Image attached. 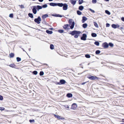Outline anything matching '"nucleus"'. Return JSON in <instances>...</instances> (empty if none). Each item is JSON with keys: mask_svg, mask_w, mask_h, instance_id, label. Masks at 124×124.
Masks as SVG:
<instances>
[{"mask_svg": "<svg viewBox=\"0 0 124 124\" xmlns=\"http://www.w3.org/2000/svg\"><path fill=\"white\" fill-rule=\"evenodd\" d=\"M87 78L92 80H94L96 79L98 80L99 79V78L95 76H93L91 75H89L87 76Z\"/></svg>", "mask_w": 124, "mask_h": 124, "instance_id": "obj_1", "label": "nucleus"}, {"mask_svg": "<svg viewBox=\"0 0 124 124\" xmlns=\"http://www.w3.org/2000/svg\"><path fill=\"white\" fill-rule=\"evenodd\" d=\"M80 33L81 32L80 31H74L71 32H69L68 33L72 35H74L75 34L79 35Z\"/></svg>", "mask_w": 124, "mask_h": 124, "instance_id": "obj_2", "label": "nucleus"}, {"mask_svg": "<svg viewBox=\"0 0 124 124\" xmlns=\"http://www.w3.org/2000/svg\"><path fill=\"white\" fill-rule=\"evenodd\" d=\"M69 23L70 25L71 24V25L70 26V28L71 29H73L75 25V22H72V20L70 19L69 21Z\"/></svg>", "mask_w": 124, "mask_h": 124, "instance_id": "obj_3", "label": "nucleus"}, {"mask_svg": "<svg viewBox=\"0 0 124 124\" xmlns=\"http://www.w3.org/2000/svg\"><path fill=\"white\" fill-rule=\"evenodd\" d=\"M41 21V19L39 16L37 18H36L34 19L35 22L38 24L40 23V22Z\"/></svg>", "mask_w": 124, "mask_h": 124, "instance_id": "obj_4", "label": "nucleus"}, {"mask_svg": "<svg viewBox=\"0 0 124 124\" xmlns=\"http://www.w3.org/2000/svg\"><path fill=\"white\" fill-rule=\"evenodd\" d=\"M87 37V35L86 34H83L82 35V36L81 37V39L82 40H85L86 39V38Z\"/></svg>", "mask_w": 124, "mask_h": 124, "instance_id": "obj_5", "label": "nucleus"}, {"mask_svg": "<svg viewBox=\"0 0 124 124\" xmlns=\"http://www.w3.org/2000/svg\"><path fill=\"white\" fill-rule=\"evenodd\" d=\"M70 26L69 24H66L64 25L63 28L66 30H69L70 29Z\"/></svg>", "mask_w": 124, "mask_h": 124, "instance_id": "obj_6", "label": "nucleus"}, {"mask_svg": "<svg viewBox=\"0 0 124 124\" xmlns=\"http://www.w3.org/2000/svg\"><path fill=\"white\" fill-rule=\"evenodd\" d=\"M63 9L64 10H66L67 9L68 5L67 4L65 3L63 4Z\"/></svg>", "mask_w": 124, "mask_h": 124, "instance_id": "obj_7", "label": "nucleus"}, {"mask_svg": "<svg viewBox=\"0 0 124 124\" xmlns=\"http://www.w3.org/2000/svg\"><path fill=\"white\" fill-rule=\"evenodd\" d=\"M112 27L113 28L116 29L119 28V25L118 24H113L112 25Z\"/></svg>", "mask_w": 124, "mask_h": 124, "instance_id": "obj_8", "label": "nucleus"}, {"mask_svg": "<svg viewBox=\"0 0 124 124\" xmlns=\"http://www.w3.org/2000/svg\"><path fill=\"white\" fill-rule=\"evenodd\" d=\"M66 83V81L64 80H61L60 81V82L58 83V84L59 85L64 84Z\"/></svg>", "mask_w": 124, "mask_h": 124, "instance_id": "obj_9", "label": "nucleus"}, {"mask_svg": "<svg viewBox=\"0 0 124 124\" xmlns=\"http://www.w3.org/2000/svg\"><path fill=\"white\" fill-rule=\"evenodd\" d=\"M55 117L58 119H64V118L59 116H57L55 115H54Z\"/></svg>", "mask_w": 124, "mask_h": 124, "instance_id": "obj_10", "label": "nucleus"}, {"mask_svg": "<svg viewBox=\"0 0 124 124\" xmlns=\"http://www.w3.org/2000/svg\"><path fill=\"white\" fill-rule=\"evenodd\" d=\"M33 7V8L32 10L34 14H36L37 13V10L36 9V6H34Z\"/></svg>", "mask_w": 124, "mask_h": 124, "instance_id": "obj_11", "label": "nucleus"}, {"mask_svg": "<svg viewBox=\"0 0 124 124\" xmlns=\"http://www.w3.org/2000/svg\"><path fill=\"white\" fill-rule=\"evenodd\" d=\"M102 45L103 46V47L104 48H107L108 47V44L106 42H105V43H103V44Z\"/></svg>", "mask_w": 124, "mask_h": 124, "instance_id": "obj_12", "label": "nucleus"}, {"mask_svg": "<svg viewBox=\"0 0 124 124\" xmlns=\"http://www.w3.org/2000/svg\"><path fill=\"white\" fill-rule=\"evenodd\" d=\"M77 107V105L75 103L73 104L72 105V109H75Z\"/></svg>", "mask_w": 124, "mask_h": 124, "instance_id": "obj_13", "label": "nucleus"}, {"mask_svg": "<svg viewBox=\"0 0 124 124\" xmlns=\"http://www.w3.org/2000/svg\"><path fill=\"white\" fill-rule=\"evenodd\" d=\"M87 19V18L85 16H83L82 17V22L84 23L85 21H86Z\"/></svg>", "mask_w": 124, "mask_h": 124, "instance_id": "obj_14", "label": "nucleus"}, {"mask_svg": "<svg viewBox=\"0 0 124 124\" xmlns=\"http://www.w3.org/2000/svg\"><path fill=\"white\" fill-rule=\"evenodd\" d=\"M49 4L50 6H57V3H50Z\"/></svg>", "mask_w": 124, "mask_h": 124, "instance_id": "obj_15", "label": "nucleus"}, {"mask_svg": "<svg viewBox=\"0 0 124 124\" xmlns=\"http://www.w3.org/2000/svg\"><path fill=\"white\" fill-rule=\"evenodd\" d=\"M52 15L53 16H54L56 17H63V15H61L59 14H56L55 15H54L52 14Z\"/></svg>", "mask_w": 124, "mask_h": 124, "instance_id": "obj_16", "label": "nucleus"}, {"mask_svg": "<svg viewBox=\"0 0 124 124\" xmlns=\"http://www.w3.org/2000/svg\"><path fill=\"white\" fill-rule=\"evenodd\" d=\"M70 1L71 4L74 5L75 4L76 2V0H71Z\"/></svg>", "mask_w": 124, "mask_h": 124, "instance_id": "obj_17", "label": "nucleus"}, {"mask_svg": "<svg viewBox=\"0 0 124 124\" xmlns=\"http://www.w3.org/2000/svg\"><path fill=\"white\" fill-rule=\"evenodd\" d=\"M48 15L47 14H46L42 16V19H45L47 17H48Z\"/></svg>", "mask_w": 124, "mask_h": 124, "instance_id": "obj_18", "label": "nucleus"}, {"mask_svg": "<svg viewBox=\"0 0 124 124\" xmlns=\"http://www.w3.org/2000/svg\"><path fill=\"white\" fill-rule=\"evenodd\" d=\"M63 5V4L62 3H57V6H58L60 7H62Z\"/></svg>", "mask_w": 124, "mask_h": 124, "instance_id": "obj_19", "label": "nucleus"}, {"mask_svg": "<svg viewBox=\"0 0 124 124\" xmlns=\"http://www.w3.org/2000/svg\"><path fill=\"white\" fill-rule=\"evenodd\" d=\"M84 8L83 6H81L79 7L78 9L79 10L82 11L84 9Z\"/></svg>", "mask_w": 124, "mask_h": 124, "instance_id": "obj_20", "label": "nucleus"}, {"mask_svg": "<svg viewBox=\"0 0 124 124\" xmlns=\"http://www.w3.org/2000/svg\"><path fill=\"white\" fill-rule=\"evenodd\" d=\"M67 96L68 97H70L72 96V95L71 93H68L67 94Z\"/></svg>", "mask_w": 124, "mask_h": 124, "instance_id": "obj_21", "label": "nucleus"}, {"mask_svg": "<svg viewBox=\"0 0 124 124\" xmlns=\"http://www.w3.org/2000/svg\"><path fill=\"white\" fill-rule=\"evenodd\" d=\"M46 32L48 34H52L53 33V31H49L47 30L46 31Z\"/></svg>", "mask_w": 124, "mask_h": 124, "instance_id": "obj_22", "label": "nucleus"}, {"mask_svg": "<svg viewBox=\"0 0 124 124\" xmlns=\"http://www.w3.org/2000/svg\"><path fill=\"white\" fill-rule=\"evenodd\" d=\"M92 36L93 37H96L97 36L96 34L95 33H92L91 34Z\"/></svg>", "mask_w": 124, "mask_h": 124, "instance_id": "obj_23", "label": "nucleus"}, {"mask_svg": "<svg viewBox=\"0 0 124 124\" xmlns=\"http://www.w3.org/2000/svg\"><path fill=\"white\" fill-rule=\"evenodd\" d=\"M28 15L31 18H33V16L32 14L29 13Z\"/></svg>", "mask_w": 124, "mask_h": 124, "instance_id": "obj_24", "label": "nucleus"}, {"mask_svg": "<svg viewBox=\"0 0 124 124\" xmlns=\"http://www.w3.org/2000/svg\"><path fill=\"white\" fill-rule=\"evenodd\" d=\"M87 23H84V24H83V27L84 28H86V27H87Z\"/></svg>", "mask_w": 124, "mask_h": 124, "instance_id": "obj_25", "label": "nucleus"}, {"mask_svg": "<svg viewBox=\"0 0 124 124\" xmlns=\"http://www.w3.org/2000/svg\"><path fill=\"white\" fill-rule=\"evenodd\" d=\"M36 7H37V8L38 10H39V9H42V6L39 5L37 6Z\"/></svg>", "mask_w": 124, "mask_h": 124, "instance_id": "obj_26", "label": "nucleus"}, {"mask_svg": "<svg viewBox=\"0 0 124 124\" xmlns=\"http://www.w3.org/2000/svg\"><path fill=\"white\" fill-rule=\"evenodd\" d=\"M9 66L12 68H14L15 66V65L14 64H11L9 65Z\"/></svg>", "mask_w": 124, "mask_h": 124, "instance_id": "obj_27", "label": "nucleus"}, {"mask_svg": "<svg viewBox=\"0 0 124 124\" xmlns=\"http://www.w3.org/2000/svg\"><path fill=\"white\" fill-rule=\"evenodd\" d=\"M50 48L51 49H53L54 48V46L53 44H51L50 45Z\"/></svg>", "mask_w": 124, "mask_h": 124, "instance_id": "obj_28", "label": "nucleus"}, {"mask_svg": "<svg viewBox=\"0 0 124 124\" xmlns=\"http://www.w3.org/2000/svg\"><path fill=\"white\" fill-rule=\"evenodd\" d=\"M9 56L10 57H14V54L13 53H11L9 54Z\"/></svg>", "mask_w": 124, "mask_h": 124, "instance_id": "obj_29", "label": "nucleus"}, {"mask_svg": "<svg viewBox=\"0 0 124 124\" xmlns=\"http://www.w3.org/2000/svg\"><path fill=\"white\" fill-rule=\"evenodd\" d=\"M105 13L107 14L110 15V12L108 10H106L105 11Z\"/></svg>", "mask_w": 124, "mask_h": 124, "instance_id": "obj_30", "label": "nucleus"}, {"mask_svg": "<svg viewBox=\"0 0 124 124\" xmlns=\"http://www.w3.org/2000/svg\"><path fill=\"white\" fill-rule=\"evenodd\" d=\"M94 25L96 27L98 28L99 27V26L97 23L95 22H94Z\"/></svg>", "mask_w": 124, "mask_h": 124, "instance_id": "obj_31", "label": "nucleus"}, {"mask_svg": "<svg viewBox=\"0 0 124 124\" xmlns=\"http://www.w3.org/2000/svg\"><path fill=\"white\" fill-rule=\"evenodd\" d=\"M77 13L79 15H80L82 14V12L79 10L77 11Z\"/></svg>", "mask_w": 124, "mask_h": 124, "instance_id": "obj_32", "label": "nucleus"}, {"mask_svg": "<svg viewBox=\"0 0 124 124\" xmlns=\"http://www.w3.org/2000/svg\"><path fill=\"white\" fill-rule=\"evenodd\" d=\"M101 52V51H100L99 50H97L95 52V53L96 54H98L100 53Z\"/></svg>", "mask_w": 124, "mask_h": 124, "instance_id": "obj_33", "label": "nucleus"}, {"mask_svg": "<svg viewBox=\"0 0 124 124\" xmlns=\"http://www.w3.org/2000/svg\"><path fill=\"white\" fill-rule=\"evenodd\" d=\"M97 46H99V43L98 41H96L94 43Z\"/></svg>", "mask_w": 124, "mask_h": 124, "instance_id": "obj_34", "label": "nucleus"}, {"mask_svg": "<svg viewBox=\"0 0 124 124\" xmlns=\"http://www.w3.org/2000/svg\"><path fill=\"white\" fill-rule=\"evenodd\" d=\"M85 57L88 58H89L90 57V55L88 54H86L85 55Z\"/></svg>", "mask_w": 124, "mask_h": 124, "instance_id": "obj_35", "label": "nucleus"}, {"mask_svg": "<svg viewBox=\"0 0 124 124\" xmlns=\"http://www.w3.org/2000/svg\"><path fill=\"white\" fill-rule=\"evenodd\" d=\"M16 60L17 62L20 61L21 60V58L18 57H17Z\"/></svg>", "mask_w": 124, "mask_h": 124, "instance_id": "obj_36", "label": "nucleus"}, {"mask_svg": "<svg viewBox=\"0 0 124 124\" xmlns=\"http://www.w3.org/2000/svg\"><path fill=\"white\" fill-rule=\"evenodd\" d=\"M33 74L35 75H37L38 73V72L36 71H34L33 72Z\"/></svg>", "mask_w": 124, "mask_h": 124, "instance_id": "obj_37", "label": "nucleus"}, {"mask_svg": "<svg viewBox=\"0 0 124 124\" xmlns=\"http://www.w3.org/2000/svg\"><path fill=\"white\" fill-rule=\"evenodd\" d=\"M44 74V72L42 71H41L40 72L39 75L40 76H42Z\"/></svg>", "mask_w": 124, "mask_h": 124, "instance_id": "obj_38", "label": "nucleus"}, {"mask_svg": "<svg viewBox=\"0 0 124 124\" xmlns=\"http://www.w3.org/2000/svg\"><path fill=\"white\" fill-rule=\"evenodd\" d=\"M58 31L61 33H62L64 31L62 30H58Z\"/></svg>", "mask_w": 124, "mask_h": 124, "instance_id": "obj_39", "label": "nucleus"}, {"mask_svg": "<svg viewBox=\"0 0 124 124\" xmlns=\"http://www.w3.org/2000/svg\"><path fill=\"white\" fill-rule=\"evenodd\" d=\"M79 4H81L83 2V0H79Z\"/></svg>", "mask_w": 124, "mask_h": 124, "instance_id": "obj_40", "label": "nucleus"}, {"mask_svg": "<svg viewBox=\"0 0 124 124\" xmlns=\"http://www.w3.org/2000/svg\"><path fill=\"white\" fill-rule=\"evenodd\" d=\"M47 7V5L46 4L42 6V8H46Z\"/></svg>", "mask_w": 124, "mask_h": 124, "instance_id": "obj_41", "label": "nucleus"}, {"mask_svg": "<svg viewBox=\"0 0 124 124\" xmlns=\"http://www.w3.org/2000/svg\"><path fill=\"white\" fill-rule=\"evenodd\" d=\"M92 2L93 3H95L97 2L96 0H92Z\"/></svg>", "mask_w": 124, "mask_h": 124, "instance_id": "obj_42", "label": "nucleus"}, {"mask_svg": "<svg viewBox=\"0 0 124 124\" xmlns=\"http://www.w3.org/2000/svg\"><path fill=\"white\" fill-rule=\"evenodd\" d=\"M109 46L111 47H112L113 46V44L111 43H109Z\"/></svg>", "mask_w": 124, "mask_h": 124, "instance_id": "obj_43", "label": "nucleus"}, {"mask_svg": "<svg viewBox=\"0 0 124 124\" xmlns=\"http://www.w3.org/2000/svg\"><path fill=\"white\" fill-rule=\"evenodd\" d=\"M3 98L2 96L0 95V100H3Z\"/></svg>", "mask_w": 124, "mask_h": 124, "instance_id": "obj_44", "label": "nucleus"}, {"mask_svg": "<svg viewBox=\"0 0 124 124\" xmlns=\"http://www.w3.org/2000/svg\"><path fill=\"white\" fill-rule=\"evenodd\" d=\"M89 9L91 11V12H92L93 13H94L95 12V11L94 10H93L91 8H90Z\"/></svg>", "mask_w": 124, "mask_h": 124, "instance_id": "obj_45", "label": "nucleus"}, {"mask_svg": "<svg viewBox=\"0 0 124 124\" xmlns=\"http://www.w3.org/2000/svg\"><path fill=\"white\" fill-rule=\"evenodd\" d=\"M13 15L12 14H10L9 15V17H10L12 18V17H13Z\"/></svg>", "mask_w": 124, "mask_h": 124, "instance_id": "obj_46", "label": "nucleus"}, {"mask_svg": "<svg viewBox=\"0 0 124 124\" xmlns=\"http://www.w3.org/2000/svg\"><path fill=\"white\" fill-rule=\"evenodd\" d=\"M106 27H108L110 26V24L108 23H107L106 24Z\"/></svg>", "mask_w": 124, "mask_h": 124, "instance_id": "obj_47", "label": "nucleus"}, {"mask_svg": "<svg viewBox=\"0 0 124 124\" xmlns=\"http://www.w3.org/2000/svg\"><path fill=\"white\" fill-rule=\"evenodd\" d=\"M4 109V108L3 107H0V110H3Z\"/></svg>", "mask_w": 124, "mask_h": 124, "instance_id": "obj_48", "label": "nucleus"}, {"mask_svg": "<svg viewBox=\"0 0 124 124\" xmlns=\"http://www.w3.org/2000/svg\"><path fill=\"white\" fill-rule=\"evenodd\" d=\"M29 121L30 123H32L34 122V120H30Z\"/></svg>", "mask_w": 124, "mask_h": 124, "instance_id": "obj_49", "label": "nucleus"}, {"mask_svg": "<svg viewBox=\"0 0 124 124\" xmlns=\"http://www.w3.org/2000/svg\"><path fill=\"white\" fill-rule=\"evenodd\" d=\"M78 35L77 34H75V35L74 36V37L75 38H78Z\"/></svg>", "mask_w": 124, "mask_h": 124, "instance_id": "obj_50", "label": "nucleus"}, {"mask_svg": "<svg viewBox=\"0 0 124 124\" xmlns=\"http://www.w3.org/2000/svg\"><path fill=\"white\" fill-rule=\"evenodd\" d=\"M20 7L21 8H24V6L23 5H21L20 6Z\"/></svg>", "mask_w": 124, "mask_h": 124, "instance_id": "obj_51", "label": "nucleus"}, {"mask_svg": "<svg viewBox=\"0 0 124 124\" xmlns=\"http://www.w3.org/2000/svg\"><path fill=\"white\" fill-rule=\"evenodd\" d=\"M64 106L66 108H69V107L68 106H67H67L65 105Z\"/></svg>", "mask_w": 124, "mask_h": 124, "instance_id": "obj_52", "label": "nucleus"}, {"mask_svg": "<svg viewBox=\"0 0 124 124\" xmlns=\"http://www.w3.org/2000/svg\"><path fill=\"white\" fill-rule=\"evenodd\" d=\"M121 19L122 20V21H124V17H123L122 19Z\"/></svg>", "mask_w": 124, "mask_h": 124, "instance_id": "obj_53", "label": "nucleus"}, {"mask_svg": "<svg viewBox=\"0 0 124 124\" xmlns=\"http://www.w3.org/2000/svg\"><path fill=\"white\" fill-rule=\"evenodd\" d=\"M44 0H39V1L40 2H42Z\"/></svg>", "mask_w": 124, "mask_h": 124, "instance_id": "obj_54", "label": "nucleus"}, {"mask_svg": "<svg viewBox=\"0 0 124 124\" xmlns=\"http://www.w3.org/2000/svg\"><path fill=\"white\" fill-rule=\"evenodd\" d=\"M85 83H86V82H83V83H82V85H84V84H85Z\"/></svg>", "mask_w": 124, "mask_h": 124, "instance_id": "obj_55", "label": "nucleus"}, {"mask_svg": "<svg viewBox=\"0 0 124 124\" xmlns=\"http://www.w3.org/2000/svg\"><path fill=\"white\" fill-rule=\"evenodd\" d=\"M49 29L50 30H53L54 29L53 28H51L50 29Z\"/></svg>", "mask_w": 124, "mask_h": 124, "instance_id": "obj_56", "label": "nucleus"}, {"mask_svg": "<svg viewBox=\"0 0 124 124\" xmlns=\"http://www.w3.org/2000/svg\"><path fill=\"white\" fill-rule=\"evenodd\" d=\"M48 0L49 1H53V0Z\"/></svg>", "mask_w": 124, "mask_h": 124, "instance_id": "obj_57", "label": "nucleus"}, {"mask_svg": "<svg viewBox=\"0 0 124 124\" xmlns=\"http://www.w3.org/2000/svg\"><path fill=\"white\" fill-rule=\"evenodd\" d=\"M106 0V1H108L109 0Z\"/></svg>", "mask_w": 124, "mask_h": 124, "instance_id": "obj_58", "label": "nucleus"}, {"mask_svg": "<svg viewBox=\"0 0 124 124\" xmlns=\"http://www.w3.org/2000/svg\"><path fill=\"white\" fill-rule=\"evenodd\" d=\"M120 28L121 29H123V28L122 27H121Z\"/></svg>", "mask_w": 124, "mask_h": 124, "instance_id": "obj_59", "label": "nucleus"}]
</instances>
